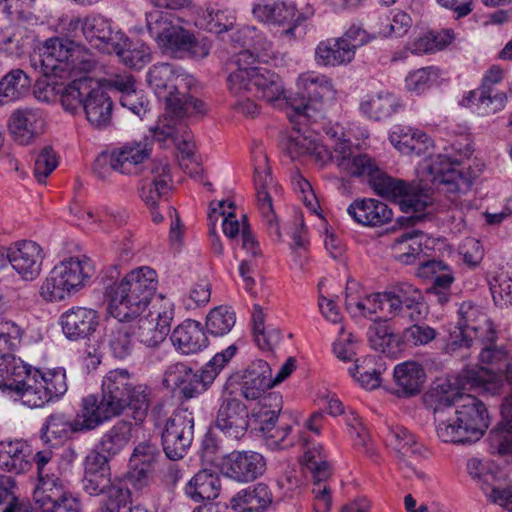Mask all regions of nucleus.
I'll return each mask as SVG.
<instances>
[{
  "mask_svg": "<svg viewBox=\"0 0 512 512\" xmlns=\"http://www.w3.org/2000/svg\"><path fill=\"white\" fill-rule=\"evenodd\" d=\"M424 234L420 230L404 232L394 239L391 246L394 258L405 265L414 264L423 251L422 239Z\"/></svg>",
  "mask_w": 512,
  "mask_h": 512,
  "instance_id": "nucleus-41",
  "label": "nucleus"
},
{
  "mask_svg": "<svg viewBox=\"0 0 512 512\" xmlns=\"http://www.w3.org/2000/svg\"><path fill=\"white\" fill-rule=\"evenodd\" d=\"M173 309L162 312H149L147 316H138L125 321L131 327V333L140 343L147 347H156L162 343L170 331Z\"/></svg>",
  "mask_w": 512,
  "mask_h": 512,
  "instance_id": "nucleus-16",
  "label": "nucleus"
},
{
  "mask_svg": "<svg viewBox=\"0 0 512 512\" xmlns=\"http://www.w3.org/2000/svg\"><path fill=\"white\" fill-rule=\"evenodd\" d=\"M184 80L183 76L178 75L174 66L169 63L154 64L147 74L150 87L156 95L165 98L167 106L175 115L182 117L204 113L205 104L201 100L180 92L184 86Z\"/></svg>",
  "mask_w": 512,
  "mask_h": 512,
  "instance_id": "nucleus-6",
  "label": "nucleus"
},
{
  "mask_svg": "<svg viewBox=\"0 0 512 512\" xmlns=\"http://www.w3.org/2000/svg\"><path fill=\"white\" fill-rule=\"evenodd\" d=\"M194 437V416L187 408H178L165 420L161 432L163 451L168 459H182Z\"/></svg>",
  "mask_w": 512,
  "mask_h": 512,
  "instance_id": "nucleus-13",
  "label": "nucleus"
},
{
  "mask_svg": "<svg viewBox=\"0 0 512 512\" xmlns=\"http://www.w3.org/2000/svg\"><path fill=\"white\" fill-rule=\"evenodd\" d=\"M389 139L392 145L405 155L421 156L433 146L432 139L425 132L407 126H396Z\"/></svg>",
  "mask_w": 512,
  "mask_h": 512,
  "instance_id": "nucleus-30",
  "label": "nucleus"
},
{
  "mask_svg": "<svg viewBox=\"0 0 512 512\" xmlns=\"http://www.w3.org/2000/svg\"><path fill=\"white\" fill-rule=\"evenodd\" d=\"M102 495L104 499L100 506L101 512H120L130 503V491L120 482H115Z\"/></svg>",
  "mask_w": 512,
  "mask_h": 512,
  "instance_id": "nucleus-60",
  "label": "nucleus"
},
{
  "mask_svg": "<svg viewBox=\"0 0 512 512\" xmlns=\"http://www.w3.org/2000/svg\"><path fill=\"white\" fill-rule=\"evenodd\" d=\"M360 108L364 114L374 120H382L391 116L396 108V98L390 94H378L361 103Z\"/></svg>",
  "mask_w": 512,
  "mask_h": 512,
  "instance_id": "nucleus-54",
  "label": "nucleus"
},
{
  "mask_svg": "<svg viewBox=\"0 0 512 512\" xmlns=\"http://www.w3.org/2000/svg\"><path fill=\"white\" fill-rule=\"evenodd\" d=\"M122 34L120 31H113L109 21L101 15L84 18V37L103 53L112 54L113 48L119 45Z\"/></svg>",
  "mask_w": 512,
  "mask_h": 512,
  "instance_id": "nucleus-24",
  "label": "nucleus"
},
{
  "mask_svg": "<svg viewBox=\"0 0 512 512\" xmlns=\"http://www.w3.org/2000/svg\"><path fill=\"white\" fill-rule=\"evenodd\" d=\"M370 347L388 357L396 358L403 351L401 335L385 319L374 321L367 330Z\"/></svg>",
  "mask_w": 512,
  "mask_h": 512,
  "instance_id": "nucleus-29",
  "label": "nucleus"
},
{
  "mask_svg": "<svg viewBox=\"0 0 512 512\" xmlns=\"http://www.w3.org/2000/svg\"><path fill=\"white\" fill-rule=\"evenodd\" d=\"M232 383L238 385L239 394L246 401H258L267 396L271 388V368L264 360L253 361L246 369L230 376Z\"/></svg>",
  "mask_w": 512,
  "mask_h": 512,
  "instance_id": "nucleus-15",
  "label": "nucleus"
},
{
  "mask_svg": "<svg viewBox=\"0 0 512 512\" xmlns=\"http://www.w3.org/2000/svg\"><path fill=\"white\" fill-rule=\"evenodd\" d=\"M31 86L30 77L21 69H14L0 80V103L24 96Z\"/></svg>",
  "mask_w": 512,
  "mask_h": 512,
  "instance_id": "nucleus-48",
  "label": "nucleus"
},
{
  "mask_svg": "<svg viewBox=\"0 0 512 512\" xmlns=\"http://www.w3.org/2000/svg\"><path fill=\"white\" fill-rule=\"evenodd\" d=\"M150 154L151 144L147 141L127 143L111 153H101L93 164V173L102 181L110 180L113 172L134 174Z\"/></svg>",
  "mask_w": 512,
  "mask_h": 512,
  "instance_id": "nucleus-11",
  "label": "nucleus"
},
{
  "mask_svg": "<svg viewBox=\"0 0 512 512\" xmlns=\"http://www.w3.org/2000/svg\"><path fill=\"white\" fill-rule=\"evenodd\" d=\"M157 283L156 272L143 266L126 274L120 282L106 287L111 315L119 322L140 316L152 300Z\"/></svg>",
  "mask_w": 512,
  "mask_h": 512,
  "instance_id": "nucleus-3",
  "label": "nucleus"
},
{
  "mask_svg": "<svg viewBox=\"0 0 512 512\" xmlns=\"http://www.w3.org/2000/svg\"><path fill=\"white\" fill-rule=\"evenodd\" d=\"M347 212L355 222L370 227L382 226L393 218V212L386 203L372 198L355 200Z\"/></svg>",
  "mask_w": 512,
  "mask_h": 512,
  "instance_id": "nucleus-25",
  "label": "nucleus"
},
{
  "mask_svg": "<svg viewBox=\"0 0 512 512\" xmlns=\"http://www.w3.org/2000/svg\"><path fill=\"white\" fill-rule=\"evenodd\" d=\"M385 441L407 465V457L418 455L422 451V445L416 436L402 426L389 427L385 435Z\"/></svg>",
  "mask_w": 512,
  "mask_h": 512,
  "instance_id": "nucleus-44",
  "label": "nucleus"
},
{
  "mask_svg": "<svg viewBox=\"0 0 512 512\" xmlns=\"http://www.w3.org/2000/svg\"><path fill=\"white\" fill-rule=\"evenodd\" d=\"M131 337H133L131 327L126 322H119L109 341L111 351L116 358L124 359L132 353Z\"/></svg>",
  "mask_w": 512,
  "mask_h": 512,
  "instance_id": "nucleus-63",
  "label": "nucleus"
},
{
  "mask_svg": "<svg viewBox=\"0 0 512 512\" xmlns=\"http://www.w3.org/2000/svg\"><path fill=\"white\" fill-rule=\"evenodd\" d=\"M220 491V477L207 469L197 472L185 487V494L196 503H209L219 496Z\"/></svg>",
  "mask_w": 512,
  "mask_h": 512,
  "instance_id": "nucleus-33",
  "label": "nucleus"
},
{
  "mask_svg": "<svg viewBox=\"0 0 512 512\" xmlns=\"http://www.w3.org/2000/svg\"><path fill=\"white\" fill-rule=\"evenodd\" d=\"M266 470V460L262 454L252 451H232L222 463V472L239 483L252 482Z\"/></svg>",
  "mask_w": 512,
  "mask_h": 512,
  "instance_id": "nucleus-18",
  "label": "nucleus"
},
{
  "mask_svg": "<svg viewBox=\"0 0 512 512\" xmlns=\"http://www.w3.org/2000/svg\"><path fill=\"white\" fill-rule=\"evenodd\" d=\"M273 503V493L263 482L239 490L230 500L235 512H265Z\"/></svg>",
  "mask_w": 512,
  "mask_h": 512,
  "instance_id": "nucleus-28",
  "label": "nucleus"
},
{
  "mask_svg": "<svg viewBox=\"0 0 512 512\" xmlns=\"http://www.w3.org/2000/svg\"><path fill=\"white\" fill-rule=\"evenodd\" d=\"M457 316L456 330L450 333V349L452 350L457 347L471 346L470 328L476 325L480 316H484V314L480 313L471 302H463L459 306Z\"/></svg>",
  "mask_w": 512,
  "mask_h": 512,
  "instance_id": "nucleus-39",
  "label": "nucleus"
},
{
  "mask_svg": "<svg viewBox=\"0 0 512 512\" xmlns=\"http://www.w3.org/2000/svg\"><path fill=\"white\" fill-rule=\"evenodd\" d=\"M468 473L479 483L492 485L500 472L499 466L491 460L471 458L467 462Z\"/></svg>",
  "mask_w": 512,
  "mask_h": 512,
  "instance_id": "nucleus-62",
  "label": "nucleus"
},
{
  "mask_svg": "<svg viewBox=\"0 0 512 512\" xmlns=\"http://www.w3.org/2000/svg\"><path fill=\"white\" fill-rule=\"evenodd\" d=\"M22 330L11 321L0 320V358L9 359L20 344Z\"/></svg>",
  "mask_w": 512,
  "mask_h": 512,
  "instance_id": "nucleus-57",
  "label": "nucleus"
},
{
  "mask_svg": "<svg viewBox=\"0 0 512 512\" xmlns=\"http://www.w3.org/2000/svg\"><path fill=\"white\" fill-rule=\"evenodd\" d=\"M38 374L34 371L32 377H28L26 382L17 386L12 395L19 399L24 405L30 408L42 407L48 403L47 394L42 386Z\"/></svg>",
  "mask_w": 512,
  "mask_h": 512,
  "instance_id": "nucleus-50",
  "label": "nucleus"
},
{
  "mask_svg": "<svg viewBox=\"0 0 512 512\" xmlns=\"http://www.w3.org/2000/svg\"><path fill=\"white\" fill-rule=\"evenodd\" d=\"M254 185L259 208L267 218L274 216L272 198L268 189L273 185L268 159L262 152L255 158Z\"/></svg>",
  "mask_w": 512,
  "mask_h": 512,
  "instance_id": "nucleus-38",
  "label": "nucleus"
},
{
  "mask_svg": "<svg viewBox=\"0 0 512 512\" xmlns=\"http://www.w3.org/2000/svg\"><path fill=\"white\" fill-rule=\"evenodd\" d=\"M152 393L148 385L134 383L127 369L110 370L102 379L100 393L84 397L73 420L63 412L50 414L41 428L40 438L48 444L52 439H66L70 433L91 431L126 410L131 411L136 423H142L150 409Z\"/></svg>",
  "mask_w": 512,
  "mask_h": 512,
  "instance_id": "nucleus-1",
  "label": "nucleus"
},
{
  "mask_svg": "<svg viewBox=\"0 0 512 512\" xmlns=\"http://www.w3.org/2000/svg\"><path fill=\"white\" fill-rule=\"evenodd\" d=\"M81 47L74 41L54 37L44 43L42 53L32 58V65L46 77L67 78L78 69Z\"/></svg>",
  "mask_w": 512,
  "mask_h": 512,
  "instance_id": "nucleus-9",
  "label": "nucleus"
},
{
  "mask_svg": "<svg viewBox=\"0 0 512 512\" xmlns=\"http://www.w3.org/2000/svg\"><path fill=\"white\" fill-rule=\"evenodd\" d=\"M147 28L159 46L174 57L200 60L210 53L211 42L208 38L196 36L182 26L174 24L167 15L149 14Z\"/></svg>",
  "mask_w": 512,
  "mask_h": 512,
  "instance_id": "nucleus-5",
  "label": "nucleus"
},
{
  "mask_svg": "<svg viewBox=\"0 0 512 512\" xmlns=\"http://www.w3.org/2000/svg\"><path fill=\"white\" fill-rule=\"evenodd\" d=\"M236 323V315L231 307L218 306L213 308L206 317L207 331L213 336H224L231 331Z\"/></svg>",
  "mask_w": 512,
  "mask_h": 512,
  "instance_id": "nucleus-53",
  "label": "nucleus"
},
{
  "mask_svg": "<svg viewBox=\"0 0 512 512\" xmlns=\"http://www.w3.org/2000/svg\"><path fill=\"white\" fill-rule=\"evenodd\" d=\"M28 445L22 440L0 442V471L19 475L31 468Z\"/></svg>",
  "mask_w": 512,
  "mask_h": 512,
  "instance_id": "nucleus-34",
  "label": "nucleus"
},
{
  "mask_svg": "<svg viewBox=\"0 0 512 512\" xmlns=\"http://www.w3.org/2000/svg\"><path fill=\"white\" fill-rule=\"evenodd\" d=\"M281 409L282 397L275 392L268 393L251 412L250 421H252L254 429L269 437V434L275 429Z\"/></svg>",
  "mask_w": 512,
  "mask_h": 512,
  "instance_id": "nucleus-36",
  "label": "nucleus"
},
{
  "mask_svg": "<svg viewBox=\"0 0 512 512\" xmlns=\"http://www.w3.org/2000/svg\"><path fill=\"white\" fill-rule=\"evenodd\" d=\"M297 88L296 96L289 97L287 104L296 115L304 118L313 117L321 110L325 100L333 99L335 96L331 80L324 75L303 74L298 78Z\"/></svg>",
  "mask_w": 512,
  "mask_h": 512,
  "instance_id": "nucleus-12",
  "label": "nucleus"
},
{
  "mask_svg": "<svg viewBox=\"0 0 512 512\" xmlns=\"http://www.w3.org/2000/svg\"><path fill=\"white\" fill-rule=\"evenodd\" d=\"M237 347L230 345L224 351L216 353L199 370L190 365L176 362L167 367L162 384L166 388L177 390L180 399L190 400L207 392L214 381L236 354Z\"/></svg>",
  "mask_w": 512,
  "mask_h": 512,
  "instance_id": "nucleus-4",
  "label": "nucleus"
},
{
  "mask_svg": "<svg viewBox=\"0 0 512 512\" xmlns=\"http://www.w3.org/2000/svg\"><path fill=\"white\" fill-rule=\"evenodd\" d=\"M95 269L90 258L70 257L57 264L40 287L41 296L47 301H61L72 292L83 288Z\"/></svg>",
  "mask_w": 512,
  "mask_h": 512,
  "instance_id": "nucleus-7",
  "label": "nucleus"
},
{
  "mask_svg": "<svg viewBox=\"0 0 512 512\" xmlns=\"http://www.w3.org/2000/svg\"><path fill=\"white\" fill-rule=\"evenodd\" d=\"M88 79L80 78L71 81L60 92V102L65 111L75 114L81 108L83 109L84 95H87L89 89Z\"/></svg>",
  "mask_w": 512,
  "mask_h": 512,
  "instance_id": "nucleus-52",
  "label": "nucleus"
},
{
  "mask_svg": "<svg viewBox=\"0 0 512 512\" xmlns=\"http://www.w3.org/2000/svg\"><path fill=\"white\" fill-rule=\"evenodd\" d=\"M171 341L182 354H195L208 345V338L200 322L186 319L172 332Z\"/></svg>",
  "mask_w": 512,
  "mask_h": 512,
  "instance_id": "nucleus-27",
  "label": "nucleus"
},
{
  "mask_svg": "<svg viewBox=\"0 0 512 512\" xmlns=\"http://www.w3.org/2000/svg\"><path fill=\"white\" fill-rule=\"evenodd\" d=\"M307 139L302 136L291 137L288 140L287 149L292 156L301 155L304 153H314L317 159L323 163L329 160L337 165L336 160L333 158L336 149L342 144H346L353 155L362 154L357 148H354L350 141L343 140L337 142L332 150L327 149L325 146L315 145L313 148L306 146Z\"/></svg>",
  "mask_w": 512,
  "mask_h": 512,
  "instance_id": "nucleus-47",
  "label": "nucleus"
},
{
  "mask_svg": "<svg viewBox=\"0 0 512 512\" xmlns=\"http://www.w3.org/2000/svg\"><path fill=\"white\" fill-rule=\"evenodd\" d=\"M7 258L12 268L24 280H33L41 272L44 253L36 242L23 240L9 248Z\"/></svg>",
  "mask_w": 512,
  "mask_h": 512,
  "instance_id": "nucleus-21",
  "label": "nucleus"
},
{
  "mask_svg": "<svg viewBox=\"0 0 512 512\" xmlns=\"http://www.w3.org/2000/svg\"><path fill=\"white\" fill-rule=\"evenodd\" d=\"M424 404L434 415L444 414L448 408V376H437L423 396Z\"/></svg>",
  "mask_w": 512,
  "mask_h": 512,
  "instance_id": "nucleus-51",
  "label": "nucleus"
},
{
  "mask_svg": "<svg viewBox=\"0 0 512 512\" xmlns=\"http://www.w3.org/2000/svg\"><path fill=\"white\" fill-rule=\"evenodd\" d=\"M494 303L505 308L512 305V272L501 271L489 281Z\"/></svg>",
  "mask_w": 512,
  "mask_h": 512,
  "instance_id": "nucleus-56",
  "label": "nucleus"
},
{
  "mask_svg": "<svg viewBox=\"0 0 512 512\" xmlns=\"http://www.w3.org/2000/svg\"><path fill=\"white\" fill-rule=\"evenodd\" d=\"M83 111L93 127L104 129L112 123L113 101L104 89L89 88L83 103Z\"/></svg>",
  "mask_w": 512,
  "mask_h": 512,
  "instance_id": "nucleus-26",
  "label": "nucleus"
},
{
  "mask_svg": "<svg viewBox=\"0 0 512 512\" xmlns=\"http://www.w3.org/2000/svg\"><path fill=\"white\" fill-rule=\"evenodd\" d=\"M99 313L88 307L75 306L60 317L62 332L70 341L89 339L99 326Z\"/></svg>",
  "mask_w": 512,
  "mask_h": 512,
  "instance_id": "nucleus-19",
  "label": "nucleus"
},
{
  "mask_svg": "<svg viewBox=\"0 0 512 512\" xmlns=\"http://www.w3.org/2000/svg\"><path fill=\"white\" fill-rule=\"evenodd\" d=\"M71 493L65 490V487L59 477L51 475L38 479V484L33 493V499L36 509L40 512L49 509L57 504Z\"/></svg>",
  "mask_w": 512,
  "mask_h": 512,
  "instance_id": "nucleus-40",
  "label": "nucleus"
},
{
  "mask_svg": "<svg viewBox=\"0 0 512 512\" xmlns=\"http://www.w3.org/2000/svg\"><path fill=\"white\" fill-rule=\"evenodd\" d=\"M34 371L39 375L38 378L42 382L41 384L45 389L48 401L63 395L67 391L66 373L63 368L52 369L46 372Z\"/></svg>",
  "mask_w": 512,
  "mask_h": 512,
  "instance_id": "nucleus-58",
  "label": "nucleus"
},
{
  "mask_svg": "<svg viewBox=\"0 0 512 512\" xmlns=\"http://www.w3.org/2000/svg\"><path fill=\"white\" fill-rule=\"evenodd\" d=\"M112 53H115L124 65L133 69H141L151 61L150 48L144 43L132 44L124 33Z\"/></svg>",
  "mask_w": 512,
  "mask_h": 512,
  "instance_id": "nucleus-45",
  "label": "nucleus"
},
{
  "mask_svg": "<svg viewBox=\"0 0 512 512\" xmlns=\"http://www.w3.org/2000/svg\"><path fill=\"white\" fill-rule=\"evenodd\" d=\"M28 45L27 29L16 26L0 31V50L8 56L20 57L25 53Z\"/></svg>",
  "mask_w": 512,
  "mask_h": 512,
  "instance_id": "nucleus-55",
  "label": "nucleus"
},
{
  "mask_svg": "<svg viewBox=\"0 0 512 512\" xmlns=\"http://www.w3.org/2000/svg\"><path fill=\"white\" fill-rule=\"evenodd\" d=\"M296 7L284 1L259 0L253 5L252 14L256 20L267 25H289L284 33L293 36L297 27Z\"/></svg>",
  "mask_w": 512,
  "mask_h": 512,
  "instance_id": "nucleus-22",
  "label": "nucleus"
},
{
  "mask_svg": "<svg viewBox=\"0 0 512 512\" xmlns=\"http://www.w3.org/2000/svg\"><path fill=\"white\" fill-rule=\"evenodd\" d=\"M448 184V155L438 153L430 155L425 160V165L420 176V184L417 187L420 193L427 196L429 192L439 190L441 186Z\"/></svg>",
  "mask_w": 512,
  "mask_h": 512,
  "instance_id": "nucleus-31",
  "label": "nucleus"
},
{
  "mask_svg": "<svg viewBox=\"0 0 512 512\" xmlns=\"http://www.w3.org/2000/svg\"><path fill=\"white\" fill-rule=\"evenodd\" d=\"M398 396L412 397L421 392L426 379L424 367L415 361H406L394 368Z\"/></svg>",
  "mask_w": 512,
  "mask_h": 512,
  "instance_id": "nucleus-32",
  "label": "nucleus"
},
{
  "mask_svg": "<svg viewBox=\"0 0 512 512\" xmlns=\"http://www.w3.org/2000/svg\"><path fill=\"white\" fill-rule=\"evenodd\" d=\"M343 145L336 149L333 157L341 172L351 177H367L371 188L380 196L402 197L399 201L400 209L412 215L398 218L400 225H413L421 219V216H416L414 213L423 212L427 202L416 193L417 188L387 175L370 155L366 153L353 155L349 147L346 144Z\"/></svg>",
  "mask_w": 512,
  "mask_h": 512,
  "instance_id": "nucleus-2",
  "label": "nucleus"
},
{
  "mask_svg": "<svg viewBox=\"0 0 512 512\" xmlns=\"http://www.w3.org/2000/svg\"><path fill=\"white\" fill-rule=\"evenodd\" d=\"M348 371L361 387L365 389L373 390L381 384V371L380 368L375 366V357L373 356L356 359L355 364Z\"/></svg>",
  "mask_w": 512,
  "mask_h": 512,
  "instance_id": "nucleus-49",
  "label": "nucleus"
},
{
  "mask_svg": "<svg viewBox=\"0 0 512 512\" xmlns=\"http://www.w3.org/2000/svg\"><path fill=\"white\" fill-rule=\"evenodd\" d=\"M354 59V52L340 37L321 41L315 48V61L318 65L337 67Z\"/></svg>",
  "mask_w": 512,
  "mask_h": 512,
  "instance_id": "nucleus-37",
  "label": "nucleus"
},
{
  "mask_svg": "<svg viewBox=\"0 0 512 512\" xmlns=\"http://www.w3.org/2000/svg\"><path fill=\"white\" fill-rule=\"evenodd\" d=\"M506 96L503 93H496L494 89L478 88L469 91L462 98L460 104L465 107L476 106L478 114L490 115L504 108Z\"/></svg>",
  "mask_w": 512,
  "mask_h": 512,
  "instance_id": "nucleus-43",
  "label": "nucleus"
},
{
  "mask_svg": "<svg viewBox=\"0 0 512 512\" xmlns=\"http://www.w3.org/2000/svg\"><path fill=\"white\" fill-rule=\"evenodd\" d=\"M484 164L479 160L466 163L462 166H450V206L453 204L460 211L471 207L466 196L470 193L472 185L483 171Z\"/></svg>",
  "mask_w": 512,
  "mask_h": 512,
  "instance_id": "nucleus-20",
  "label": "nucleus"
},
{
  "mask_svg": "<svg viewBox=\"0 0 512 512\" xmlns=\"http://www.w3.org/2000/svg\"><path fill=\"white\" fill-rule=\"evenodd\" d=\"M452 405L455 418L450 423V441L458 444L478 441L489 427V415L483 402L468 394L450 401Z\"/></svg>",
  "mask_w": 512,
  "mask_h": 512,
  "instance_id": "nucleus-8",
  "label": "nucleus"
},
{
  "mask_svg": "<svg viewBox=\"0 0 512 512\" xmlns=\"http://www.w3.org/2000/svg\"><path fill=\"white\" fill-rule=\"evenodd\" d=\"M489 452L501 456L512 453V428L509 427L505 420L496 429L490 431L488 438Z\"/></svg>",
  "mask_w": 512,
  "mask_h": 512,
  "instance_id": "nucleus-59",
  "label": "nucleus"
},
{
  "mask_svg": "<svg viewBox=\"0 0 512 512\" xmlns=\"http://www.w3.org/2000/svg\"><path fill=\"white\" fill-rule=\"evenodd\" d=\"M131 438L132 423L120 420L104 433L98 444V449L113 458L128 445Z\"/></svg>",
  "mask_w": 512,
  "mask_h": 512,
  "instance_id": "nucleus-46",
  "label": "nucleus"
},
{
  "mask_svg": "<svg viewBox=\"0 0 512 512\" xmlns=\"http://www.w3.org/2000/svg\"><path fill=\"white\" fill-rule=\"evenodd\" d=\"M58 166V157L53 147L44 146L37 154L34 160V175L39 183H45L46 178Z\"/></svg>",
  "mask_w": 512,
  "mask_h": 512,
  "instance_id": "nucleus-64",
  "label": "nucleus"
},
{
  "mask_svg": "<svg viewBox=\"0 0 512 512\" xmlns=\"http://www.w3.org/2000/svg\"><path fill=\"white\" fill-rule=\"evenodd\" d=\"M214 423L225 437L240 440L250 426L248 407L236 397L224 398L217 410Z\"/></svg>",
  "mask_w": 512,
  "mask_h": 512,
  "instance_id": "nucleus-17",
  "label": "nucleus"
},
{
  "mask_svg": "<svg viewBox=\"0 0 512 512\" xmlns=\"http://www.w3.org/2000/svg\"><path fill=\"white\" fill-rule=\"evenodd\" d=\"M45 117L38 108H23L14 111L8 128L15 141L21 145L30 144L44 130Z\"/></svg>",
  "mask_w": 512,
  "mask_h": 512,
  "instance_id": "nucleus-23",
  "label": "nucleus"
},
{
  "mask_svg": "<svg viewBox=\"0 0 512 512\" xmlns=\"http://www.w3.org/2000/svg\"><path fill=\"white\" fill-rule=\"evenodd\" d=\"M416 275L432 281L426 292L437 296L439 303L445 304L448 301V266L442 260L422 262L417 268Z\"/></svg>",
  "mask_w": 512,
  "mask_h": 512,
  "instance_id": "nucleus-35",
  "label": "nucleus"
},
{
  "mask_svg": "<svg viewBox=\"0 0 512 512\" xmlns=\"http://www.w3.org/2000/svg\"><path fill=\"white\" fill-rule=\"evenodd\" d=\"M228 85L234 94L247 91L270 103L281 98L287 101L289 98L285 95V88L280 76L264 67L248 70L236 69L229 75Z\"/></svg>",
  "mask_w": 512,
  "mask_h": 512,
  "instance_id": "nucleus-10",
  "label": "nucleus"
},
{
  "mask_svg": "<svg viewBox=\"0 0 512 512\" xmlns=\"http://www.w3.org/2000/svg\"><path fill=\"white\" fill-rule=\"evenodd\" d=\"M387 311L394 317L410 322L423 320L428 312L424 295L420 289L407 282H398L383 292Z\"/></svg>",
  "mask_w": 512,
  "mask_h": 512,
  "instance_id": "nucleus-14",
  "label": "nucleus"
},
{
  "mask_svg": "<svg viewBox=\"0 0 512 512\" xmlns=\"http://www.w3.org/2000/svg\"><path fill=\"white\" fill-rule=\"evenodd\" d=\"M474 153V141L470 127L466 124L458 125L450 135V166H462L472 163Z\"/></svg>",
  "mask_w": 512,
  "mask_h": 512,
  "instance_id": "nucleus-42",
  "label": "nucleus"
},
{
  "mask_svg": "<svg viewBox=\"0 0 512 512\" xmlns=\"http://www.w3.org/2000/svg\"><path fill=\"white\" fill-rule=\"evenodd\" d=\"M171 187L167 181L144 179L140 189V197L148 207H157L162 199H166Z\"/></svg>",
  "mask_w": 512,
  "mask_h": 512,
  "instance_id": "nucleus-61",
  "label": "nucleus"
}]
</instances>
